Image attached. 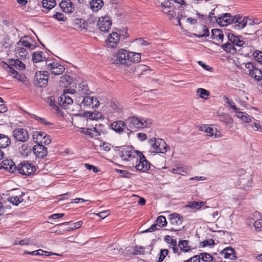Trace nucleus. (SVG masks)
Returning a JSON list of instances; mask_svg holds the SVG:
<instances>
[{"label": "nucleus", "mask_w": 262, "mask_h": 262, "mask_svg": "<svg viewBox=\"0 0 262 262\" xmlns=\"http://www.w3.org/2000/svg\"><path fill=\"white\" fill-rule=\"evenodd\" d=\"M126 121L130 128L142 129L149 127L152 123V120L149 118H139L136 116L128 117Z\"/></svg>", "instance_id": "nucleus-1"}, {"label": "nucleus", "mask_w": 262, "mask_h": 262, "mask_svg": "<svg viewBox=\"0 0 262 262\" xmlns=\"http://www.w3.org/2000/svg\"><path fill=\"white\" fill-rule=\"evenodd\" d=\"M148 142L151 146L152 152L164 154L167 151L168 147L164 140L161 138H152L149 139Z\"/></svg>", "instance_id": "nucleus-2"}, {"label": "nucleus", "mask_w": 262, "mask_h": 262, "mask_svg": "<svg viewBox=\"0 0 262 262\" xmlns=\"http://www.w3.org/2000/svg\"><path fill=\"white\" fill-rule=\"evenodd\" d=\"M135 150L132 146H123L118 149L121 159L125 161H132L135 159Z\"/></svg>", "instance_id": "nucleus-3"}, {"label": "nucleus", "mask_w": 262, "mask_h": 262, "mask_svg": "<svg viewBox=\"0 0 262 262\" xmlns=\"http://www.w3.org/2000/svg\"><path fill=\"white\" fill-rule=\"evenodd\" d=\"M245 67L248 70V74L250 77L257 81H260L262 79V71L257 68L255 63L252 62L245 63Z\"/></svg>", "instance_id": "nucleus-4"}, {"label": "nucleus", "mask_w": 262, "mask_h": 262, "mask_svg": "<svg viewBox=\"0 0 262 262\" xmlns=\"http://www.w3.org/2000/svg\"><path fill=\"white\" fill-rule=\"evenodd\" d=\"M40 167L35 166V165H18L17 170L18 172L23 175H30L36 171L44 170L45 165H40Z\"/></svg>", "instance_id": "nucleus-5"}, {"label": "nucleus", "mask_w": 262, "mask_h": 262, "mask_svg": "<svg viewBox=\"0 0 262 262\" xmlns=\"http://www.w3.org/2000/svg\"><path fill=\"white\" fill-rule=\"evenodd\" d=\"M48 72L38 71L35 73L34 79V83L37 87H44L48 84Z\"/></svg>", "instance_id": "nucleus-6"}, {"label": "nucleus", "mask_w": 262, "mask_h": 262, "mask_svg": "<svg viewBox=\"0 0 262 262\" xmlns=\"http://www.w3.org/2000/svg\"><path fill=\"white\" fill-rule=\"evenodd\" d=\"M74 89L64 90L63 94L58 98V103L61 107L66 108L69 105L73 103V99L69 96V94H74Z\"/></svg>", "instance_id": "nucleus-7"}, {"label": "nucleus", "mask_w": 262, "mask_h": 262, "mask_svg": "<svg viewBox=\"0 0 262 262\" xmlns=\"http://www.w3.org/2000/svg\"><path fill=\"white\" fill-rule=\"evenodd\" d=\"M99 104L97 98L93 96H86L83 98L80 106L83 109H90L98 107Z\"/></svg>", "instance_id": "nucleus-8"}, {"label": "nucleus", "mask_w": 262, "mask_h": 262, "mask_svg": "<svg viewBox=\"0 0 262 262\" xmlns=\"http://www.w3.org/2000/svg\"><path fill=\"white\" fill-rule=\"evenodd\" d=\"M128 54L127 51L124 49L119 50L115 56L116 59H114V63L115 64H122L126 66H129L128 61Z\"/></svg>", "instance_id": "nucleus-9"}, {"label": "nucleus", "mask_w": 262, "mask_h": 262, "mask_svg": "<svg viewBox=\"0 0 262 262\" xmlns=\"http://www.w3.org/2000/svg\"><path fill=\"white\" fill-rule=\"evenodd\" d=\"M33 138L35 142L42 145L43 144L48 145L51 142L50 136L42 132H35L33 134Z\"/></svg>", "instance_id": "nucleus-10"}, {"label": "nucleus", "mask_w": 262, "mask_h": 262, "mask_svg": "<svg viewBox=\"0 0 262 262\" xmlns=\"http://www.w3.org/2000/svg\"><path fill=\"white\" fill-rule=\"evenodd\" d=\"M112 26V20L108 16L101 17L97 21V27L103 32H107Z\"/></svg>", "instance_id": "nucleus-11"}, {"label": "nucleus", "mask_w": 262, "mask_h": 262, "mask_svg": "<svg viewBox=\"0 0 262 262\" xmlns=\"http://www.w3.org/2000/svg\"><path fill=\"white\" fill-rule=\"evenodd\" d=\"M233 17L230 13L222 14L217 17L214 16L216 21L220 26L224 27L232 24Z\"/></svg>", "instance_id": "nucleus-12"}, {"label": "nucleus", "mask_w": 262, "mask_h": 262, "mask_svg": "<svg viewBox=\"0 0 262 262\" xmlns=\"http://www.w3.org/2000/svg\"><path fill=\"white\" fill-rule=\"evenodd\" d=\"M13 137L18 141L24 142L29 138L28 132L24 128H20L13 131Z\"/></svg>", "instance_id": "nucleus-13"}, {"label": "nucleus", "mask_w": 262, "mask_h": 262, "mask_svg": "<svg viewBox=\"0 0 262 262\" xmlns=\"http://www.w3.org/2000/svg\"><path fill=\"white\" fill-rule=\"evenodd\" d=\"M47 67V69L51 74L55 75L62 74L65 70V68L62 65L55 62L48 64Z\"/></svg>", "instance_id": "nucleus-14"}, {"label": "nucleus", "mask_w": 262, "mask_h": 262, "mask_svg": "<svg viewBox=\"0 0 262 262\" xmlns=\"http://www.w3.org/2000/svg\"><path fill=\"white\" fill-rule=\"evenodd\" d=\"M247 23L246 17L243 18L239 15H235L233 18L232 28L235 30H241L243 29Z\"/></svg>", "instance_id": "nucleus-15"}, {"label": "nucleus", "mask_w": 262, "mask_h": 262, "mask_svg": "<svg viewBox=\"0 0 262 262\" xmlns=\"http://www.w3.org/2000/svg\"><path fill=\"white\" fill-rule=\"evenodd\" d=\"M238 182L239 185L241 186V188L245 189L251 187L253 184L251 176L249 174L244 175L240 177Z\"/></svg>", "instance_id": "nucleus-16"}, {"label": "nucleus", "mask_w": 262, "mask_h": 262, "mask_svg": "<svg viewBox=\"0 0 262 262\" xmlns=\"http://www.w3.org/2000/svg\"><path fill=\"white\" fill-rule=\"evenodd\" d=\"M120 35L117 32H113L110 34L106 40L107 45L110 48L116 47L120 41Z\"/></svg>", "instance_id": "nucleus-17"}, {"label": "nucleus", "mask_w": 262, "mask_h": 262, "mask_svg": "<svg viewBox=\"0 0 262 262\" xmlns=\"http://www.w3.org/2000/svg\"><path fill=\"white\" fill-rule=\"evenodd\" d=\"M126 123L121 120L114 121L110 124V128L115 132L122 134L124 131V127L125 126Z\"/></svg>", "instance_id": "nucleus-18"}, {"label": "nucleus", "mask_w": 262, "mask_h": 262, "mask_svg": "<svg viewBox=\"0 0 262 262\" xmlns=\"http://www.w3.org/2000/svg\"><path fill=\"white\" fill-rule=\"evenodd\" d=\"M34 154L39 158H43L47 156V149L43 145L38 144L33 147Z\"/></svg>", "instance_id": "nucleus-19"}, {"label": "nucleus", "mask_w": 262, "mask_h": 262, "mask_svg": "<svg viewBox=\"0 0 262 262\" xmlns=\"http://www.w3.org/2000/svg\"><path fill=\"white\" fill-rule=\"evenodd\" d=\"M168 219L171 225L176 226L181 225L183 221L182 216L177 213L169 214Z\"/></svg>", "instance_id": "nucleus-20"}, {"label": "nucleus", "mask_w": 262, "mask_h": 262, "mask_svg": "<svg viewBox=\"0 0 262 262\" xmlns=\"http://www.w3.org/2000/svg\"><path fill=\"white\" fill-rule=\"evenodd\" d=\"M59 6L62 11L65 12L72 13L74 10V7L70 0H62Z\"/></svg>", "instance_id": "nucleus-21"}, {"label": "nucleus", "mask_w": 262, "mask_h": 262, "mask_svg": "<svg viewBox=\"0 0 262 262\" xmlns=\"http://www.w3.org/2000/svg\"><path fill=\"white\" fill-rule=\"evenodd\" d=\"M227 36L229 39V40L234 45L237 46L238 47L242 46L244 43L245 41H243L241 39L242 37L240 36H236L233 33H228L227 34Z\"/></svg>", "instance_id": "nucleus-22"}, {"label": "nucleus", "mask_w": 262, "mask_h": 262, "mask_svg": "<svg viewBox=\"0 0 262 262\" xmlns=\"http://www.w3.org/2000/svg\"><path fill=\"white\" fill-rule=\"evenodd\" d=\"M16 56L19 58V59L25 60L29 57L28 51L24 48L17 46L15 49Z\"/></svg>", "instance_id": "nucleus-23"}, {"label": "nucleus", "mask_w": 262, "mask_h": 262, "mask_svg": "<svg viewBox=\"0 0 262 262\" xmlns=\"http://www.w3.org/2000/svg\"><path fill=\"white\" fill-rule=\"evenodd\" d=\"M235 254V253L234 249L231 247L226 248L221 252V254L224 258L230 259H233L236 258Z\"/></svg>", "instance_id": "nucleus-24"}, {"label": "nucleus", "mask_w": 262, "mask_h": 262, "mask_svg": "<svg viewBox=\"0 0 262 262\" xmlns=\"http://www.w3.org/2000/svg\"><path fill=\"white\" fill-rule=\"evenodd\" d=\"M11 144L10 138L4 134H0V148H6Z\"/></svg>", "instance_id": "nucleus-25"}, {"label": "nucleus", "mask_w": 262, "mask_h": 262, "mask_svg": "<svg viewBox=\"0 0 262 262\" xmlns=\"http://www.w3.org/2000/svg\"><path fill=\"white\" fill-rule=\"evenodd\" d=\"M150 68L144 64H139L135 69V72L138 75H142L149 73Z\"/></svg>", "instance_id": "nucleus-26"}, {"label": "nucleus", "mask_w": 262, "mask_h": 262, "mask_svg": "<svg viewBox=\"0 0 262 262\" xmlns=\"http://www.w3.org/2000/svg\"><path fill=\"white\" fill-rule=\"evenodd\" d=\"M110 110L112 111L113 113L120 114L122 112V106L121 104L116 101H112L110 102Z\"/></svg>", "instance_id": "nucleus-27"}, {"label": "nucleus", "mask_w": 262, "mask_h": 262, "mask_svg": "<svg viewBox=\"0 0 262 262\" xmlns=\"http://www.w3.org/2000/svg\"><path fill=\"white\" fill-rule=\"evenodd\" d=\"M128 64H130V62H138L141 60V55L140 53L130 52L128 54Z\"/></svg>", "instance_id": "nucleus-28"}, {"label": "nucleus", "mask_w": 262, "mask_h": 262, "mask_svg": "<svg viewBox=\"0 0 262 262\" xmlns=\"http://www.w3.org/2000/svg\"><path fill=\"white\" fill-rule=\"evenodd\" d=\"M224 34L220 29H213L211 30V38L216 40H221L223 41L224 39Z\"/></svg>", "instance_id": "nucleus-29"}, {"label": "nucleus", "mask_w": 262, "mask_h": 262, "mask_svg": "<svg viewBox=\"0 0 262 262\" xmlns=\"http://www.w3.org/2000/svg\"><path fill=\"white\" fill-rule=\"evenodd\" d=\"M103 4L102 0H92L90 4L91 9L95 12L100 10L103 6Z\"/></svg>", "instance_id": "nucleus-30"}, {"label": "nucleus", "mask_w": 262, "mask_h": 262, "mask_svg": "<svg viewBox=\"0 0 262 262\" xmlns=\"http://www.w3.org/2000/svg\"><path fill=\"white\" fill-rule=\"evenodd\" d=\"M135 159L137 162H139L138 164H150V163L147 160L145 157L142 154V152L139 150L135 151Z\"/></svg>", "instance_id": "nucleus-31"}, {"label": "nucleus", "mask_w": 262, "mask_h": 262, "mask_svg": "<svg viewBox=\"0 0 262 262\" xmlns=\"http://www.w3.org/2000/svg\"><path fill=\"white\" fill-rule=\"evenodd\" d=\"M181 251L184 252H188L191 249V247L189 245V241L187 240H181L178 244Z\"/></svg>", "instance_id": "nucleus-32"}, {"label": "nucleus", "mask_w": 262, "mask_h": 262, "mask_svg": "<svg viewBox=\"0 0 262 262\" xmlns=\"http://www.w3.org/2000/svg\"><path fill=\"white\" fill-rule=\"evenodd\" d=\"M78 91L80 93L86 95H89L91 93V91L88 84L84 81L82 82L79 84Z\"/></svg>", "instance_id": "nucleus-33"}, {"label": "nucleus", "mask_w": 262, "mask_h": 262, "mask_svg": "<svg viewBox=\"0 0 262 262\" xmlns=\"http://www.w3.org/2000/svg\"><path fill=\"white\" fill-rule=\"evenodd\" d=\"M85 115L91 120H98L102 118V114L101 113L95 111L94 112H85Z\"/></svg>", "instance_id": "nucleus-34"}, {"label": "nucleus", "mask_w": 262, "mask_h": 262, "mask_svg": "<svg viewBox=\"0 0 262 262\" xmlns=\"http://www.w3.org/2000/svg\"><path fill=\"white\" fill-rule=\"evenodd\" d=\"M26 37V36L21 37L17 42V46L22 47H25L31 50L34 49L35 48V46L33 44L31 43L29 41L24 39V38Z\"/></svg>", "instance_id": "nucleus-35"}, {"label": "nucleus", "mask_w": 262, "mask_h": 262, "mask_svg": "<svg viewBox=\"0 0 262 262\" xmlns=\"http://www.w3.org/2000/svg\"><path fill=\"white\" fill-rule=\"evenodd\" d=\"M45 58L43 56V52L41 51L35 52L33 53L32 60L33 62L37 63L43 61Z\"/></svg>", "instance_id": "nucleus-36"}, {"label": "nucleus", "mask_w": 262, "mask_h": 262, "mask_svg": "<svg viewBox=\"0 0 262 262\" xmlns=\"http://www.w3.org/2000/svg\"><path fill=\"white\" fill-rule=\"evenodd\" d=\"M221 47L225 51L231 54H234L236 52V50L234 47L229 42L223 44Z\"/></svg>", "instance_id": "nucleus-37"}, {"label": "nucleus", "mask_w": 262, "mask_h": 262, "mask_svg": "<svg viewBox=\"0 0 262 262\" xmlns=\"http://www.w3.org/2000/svg\"><path fill=\"white\" fill-rule=\"evenodd\" d=\"M42 5L44 8L50 10L55 7L56 2L55 0H43Z\"/></svg>", "instance_id": "nucleus-38"}, {"label": "nucleus", "mask_w": 262, "mask_h": 262, "mask_svg": "<svg viewBox=\"0 0 262 262\" xmlns=\"http://www.w3.org/2000/svg\"><path fill=\"white\" fill-rule=\"evenodd\" d=\"M200 256V260L204 262H211L213 260V257L210 254L206 252L201 253L199 255Z\"/></svg>", "instance_id": "nucleus-39"}, {"label": "nucleus", "mask_w": 262, "mask_h": 262, "mask_svg": "<svg viewBox=\"0 0 262 262\" xmlns=\"http://www.w3.org/2000/svg\"><path fill=\"white\" fill-rule=\"evenodd\" d=\"M205 203L203 202H189L187 205V206L189 208L195 209V210H198L200 209L202 207H203Z\"/></svg>", "instance_id": "nucleus-40"}, {"label": "nucleus", "mask_w": 262, "mask_h": 262, "mask_svg": "<svg viewBox=\"0 0 262 262\" xmlns=\"http://www.w3.org/2000/svg\"><path fill=\"white\" fill-rule=\"evenodd\" d=\"M29 115L31 118L35 119L36 121H38L39 122H40V123H41L42 124H43L45 125H52V123L46 121V120L43 118H41L39 116H37V115H36L35 114H30Z\"/></svg>", "instance_id": "nucleus-41"}, {"label": "nucleus", "mask_w": 262, "mask_h": 262, "mask_svg": "<svg viewBox=\"0 0 262 262\" xmlns=\"http://www.w3.org/2000/svg\"><path fill=\"white\" fill-rule=\"evenodd\" d=\"M18 166L16 165H2V170L5 171H8L10 173H13L14 172L17 170Z\"/></svg>", "instance_id": "nucleus-42"}, {"label": "nucleus", "mask_w": 262, "mask_h": 262, "mask_svg": "<svg viewBox=\"0 0 262 262\" xmlns=\"http://www.w3.org/2000/svg\"><path fill=\"white\" fill-rule=\"evenodd\" d=\"M197 93L198 94V95L200 98L204 99H207V97L210 95V93L209 91L202 88H199L197 90Z\"/></svg>", "instance_id": "nucleus-43"}, {"label": "nucleus", "mask_w": 262, "mask_h": 262, "mask_svg": "<svg viewBox=\"0 0 262 262\" xmlns=\"http://www.w3.org/2000/svg\"><path fill=\"white\" fill-rule=\"evenodd\" d=\"M19 153L23 156H27L30 152L31 149L27 145H23L18 149Z\"/></svg>", "instance_id": "nucleus-44"}, {"label": "nucleus", "mask_w": 262, "mask_h": 262, "mask_svg": "<svg viewBox=\"0 0 262 262\" xmlns=\"http://www.w3.org/2000/svg\"><path fill=\"white\" fill-rule=\"evenodd\" d=\"M156 223L160 227H165L167 224L165 217L162 215L159 216L157 219Z\"/></svg>", "instance_id": "nucleus-45"}, {"label": "nucleus", "mask_w": 262, "mask_h": 262, "mask_svg": "<svg viewBox=\"0 0 262 262\" xmlns=\"http://www.w3.org/2000/svg\"><path fill=\"white\" fill-rule=\"evenodd\" d=\"M13 62V65L16 69L19 70H23L25 69V64L19 59L14 60Z\"/></svg>", "instance_id": "nucleus-46"}, {"label": "nucleus", "mask_w": 262, "mask_h": 262, "mask_svg": "<svg viewBox=\"0 0 262 262\" xmlns=\"http://www.w3.org/2000/svg\"><path fill=\"white\" fill-rule=\"evenodd\" d=\"M150 165H136L137 170L141 172H146L150 169Z\"/></svg>", "instance_id": "nucleus-47"}, {"label": "nucleus", "mask_w": 262, "mask_h": 262, "mask_svg": "<svg viewBox=\"0 0 262 262\" xmlns=\"http://www.w3.org/2000/svg\"><path fill=\"white\" fill-rule=\"evenodd\" d=\"M7 200L15 206L18 205L21 202L23 201V199L20 200V199L17 196L9 197Z\"/></svg>", "instance_id": "nucleus-48"}, {"label": "nucleus", "mask_w": 262, "mask_h": 262, "mask_svg": "<svg viewBox=\"0 0 262 262\" xmlns=\"http://www.w3.org/2000/svg\"><path fill=\"white\" fill-rule=\"evenodd\" d=\"M253 55L255 60L257 62L262 64V52L256 51L253 53Z\"/></svg>", "instance_id": "nucleus-49"}, {"label": "nucleus", "mask_w": 262, "mask_h": 262, "mask_svg": "<svg viewBox=\"0 0 262 262\" xmlns=\"http://www.w3.org/2000/svg\"><path fill=\"white\" fill-rule=\"evenodd\" d=\"M82 224H83V223L82 221H79V222L74 223L71 225V227H68L66 230L67 231H72V230H74L75 229H78L82 226Z\"/></svg>", "instance_id": "nucleus-50"}, {"label": "nucleus", "mask_w": 262, "mask_h": 262, "mask_svg": "<svg viewBox=\"0 0 262 262\" xmlns=\"http://www.w3.org/2000/svg\"><path fill=\"white\" fill-rule=\"evenodd\" d=\"M224 100L226 101V102L228 104V105L232 108L234 111L238 110L239 108H237L235 105L234 102L233 100H230L227 96L224 97Z\"/></svg>", "instance_id": "nucleus-51"}, {"label": "nucleus", "mask_w": 262, "mask_h": 262, "mask_svg": "<svg viewBox=\"0 0 262 262\" xmlns=\"http://www.w3.org/2000/svg\"><path fill=\"white\" fill-rule=\"evenodd\" d=\"M168 253L167 249L161 250L158 262H162Z\"/></svg>", "instance_id": "nucleus-52"}, {"label": "nucleus", "mask_w": 262, "mask_h": 262, "mask_svg": "<svg viewBox=\"0 0 262 262\" xmlns=\"http://www.w3.org/2000/svg\"><path fill=\"white\" fill-rule=\"evenodd\" d=\"M52 17L58 21H64L65 19H66V18H64L63 14L59 12H56L53 15Z\"/></svg>", "instance_id": "nucleus-53"}, {"label": "nucleus", "mask_w": 262, "mask_h": 262, "mask_svg": "<svg viewBox=\"0 0 262 262\" xmlns=\"http://www.w3.org/2000/svg\"><path fill=\"white\" fill-rule=\"evenodd\" d=\"M115 170L120 173L121 174V177H124V178H130L131 176V174L128 173V171L125 170H120L118 169H115Z\"/></svg>", "instance_id": "nucleus-54"}, {"label": "nucleus", "mask_w": 262, "mask_h": 262, "mask_svg": "<svg viewBox=\"0 0 262 262\" xmlns=\"http://www.w3.org/2000/svg\"><path fill=\"white\" fill-rule=\"evenodd\" d=\"M254 226L256 230H262V220H257L254 222Z\"/></svg>", "instance_id": "nucleus-55"}, {"label": "nucleus", "mask_w": 262, "mask_h": 262, "mask_svg": "<svg viewBox=\"0 0 262 262\" xmlns=\"http://www.w3.org/2000/svg\"><path fill=\"white\" fill-rule=\"evenodd\" d=\"M203 31L204 33L201 35H195V36L199 38H202L204 37H208L209 35V31L206 26H204Z\"/></svg>", "instance_id": "nucleus-56"}, {"label": "nucleus", "mask_w": 262, "mask_h": 262, "mask_svg": "<svg viewBox=\"0 0 262 262\" xmlns=\"http://www.w3.org/2000/svg\"><path fill=\"white\" fill-rule=\"evenodd\" d=\"M184 262H200V256L194 255L188 259L185 260Z\"/></svg>", "instance_id": "nucleus-57"}, {"label": "nucleus", "mask_w": 262, "mask_h": 262, "mask_svg": "<svg viewBox=\"0 0 262 262\" xmlns=\"http://www.w3.org/2000/svg\"><path fill=\"white\" fill-rule=\"evenodd\" d=\"M157 226H158V225L157 224V223L154 224L150 226V227L148 229L142 231V233L151 232L155 231V230L158 229L157 228Z\"/></svg>", "instance_id": "nucleus-58"}, {"label": "nucleus", "mask_w": 262, "mask_h": 262, "mask_svg": "<svg viewBox=\"0 0 262 262\" xmlns=\"http://www.w3.org/2000/svg\"><path fill=\"white\" fill-rule=\"evenodd\" d=\"M203 247H206L207 246H212L214 245V242L213 239H210L208 240H205L202 242Z\"/></svg>", "instance_id": "nucleus-59"}, {"label": "nucleus", "mask_w": 262, "mask_h": 262, "mask_svg": "<svg viewBox=\"0 0 262 262\" xmlns=\"http://www.w3.org/2000/svg\"><path fill=\"white\" fill-rule=\"evenodd\" d=\"M92 136H93V138L98 137L101 135V130L99 129L97 127H93L92 128Z\"/></svg>", "instance_id": "nucleus-60"}, {"label": "nucleus", "mask_w": 262, "mask_h": 262, "mask_svg": "<svg viewBox=\"0 0 262 262\" xmlns=\"http://www.w3.org/2000/svg\"><path fill=\"white\" fill-rule=\"evenodd\" d=\"M165 13L169 16L170 19H172L176 15V12L174 11L173 8H170L169 11H165Z\"/></svg>", "instance_id": "nucleus-61"}, {"label": "nucleus", "mask_w": 262, "mask_h": 262, "mask_svg": "<svg viewBox=\"0 0 262 262\" xmlns=\"http://www.w3.org/2000/svg\"><path fill=\"white\" fill-rule=\"evenodd\" d=\"M167 238L170 239V241H168L167 243L170 244V246H177V241L176 239L171 238L170 236L167 235L165 237V239H167Z\"/></svg>", "instance_id": "nucleus-62"}, {"label": "nucleus", "mask_w": 262, "mask_h": 262, "mask_svg": "<svg viewBox=\"0 0 262 262\" xmlns=\"http://www.w3.org/2000/svg\"><path fill=\"white\" fill-rule=\"evenodd\" d=\"M85 166L87 169H92L94 173H97L99 171L98 168L97 167L94 166L93 165H85Z\"/></svg>", "instance_id": "nucleus-63"}, {"label": "nucleus", "mask_w": 262, "mask_h": 262, "mask_svg": "<svg viewBox=\"0 0 262 262\" xmlns=\"http://www.w3.org/2000/svg\"><path fill=\"white\" fill-rule=\"evenodd\" d=\"M253 125L255 127V130H258L259 132H262V126L260 125V123L259 122L256 121L253 123Z\"/></svg>", "instance_id": "nucleus-64"}]
</instances>
